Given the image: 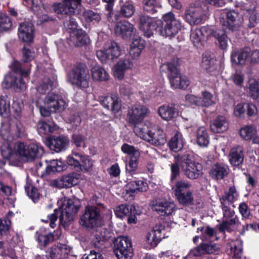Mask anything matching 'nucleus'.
Segmentation results:
<instances>
[{
  "label": "nucleus",
  "mask_w": 259,
  "mask_h": 259,
  "mask_svg": "<svg viewBox=\"0 0 259 259\" xmlns=\"http://www.w3.org/2000/svg\"><path fill=\"white\" fill-rule=\"evenodd\" d=\"M162 24L161 20H155L147 15H140L139 17V28L143 32L144 36L148 38L152 36L154 31H157L159 26Z\"/></svg>",
  "instance_id": "obj_15"
},
{
  "label": "nucleus",
  "mask_w": 259,
  "mask_h": 259,
  "mask_svg": "<svg viewBox=\"0 0 259 259\" xmlns=\"http://www.w3.org/2000/svg\"><path fill=\"white\" fill-rule=\"evenodd\" d=\"M211 36H213L218 40L219 47L220 49L223 50L227 49L229 38L226 34L223 32L213 31Z\"/></svg>",
  "instance_id": "obj_47"
},
{
  "label": "nucleus",
  "mask_w": 259,
  "mask_h": 259,
  "mask_svg": "<svg viewBox=\"0 0 259 259\" xmlns=\"http://www.w3.org/2000/svg\"><path fill=\"white\" fill-rule=\"evenodd\" d=\"M238 194L234 187H230L228 191L220 198L221 205H230L236 201L238 197Z\"/></svg>",
  "instance_id": "obj_41"
},
{
  "label": "nucleus",
  "mask_w": 259,
  "mask_h": 259,
  "mask_svg": "<svg viewBox=\"0 0 259 259\" xmlns=\"http://www.w3.org/2000/svg\"><path fill=\"white\" fill-rule=\"evenodd\" d=\"M177 63V60H174L163 64L162 66L165 67L167 70V76L171 86L174 89H185L189 86L190 82L186 77H183L180 75L176 67Z\"/></svg>",
  "instance_id": "obj_8"
},
{
  "label": "nucleus",
  "mask_w": 259,
  "mask_h": 259,
  "mask_svg": "<svg viewBox=\"0 0 259 259\" xmlns=\"http://www.w3.org/2000/svg\"><path fill=\"white\" fill-rule=\"evenodd\" d=\"M170 169L171 180L179 175L180 169L187 178L192 180L198 178L203 174L202 165L194 161L188 154L177 156L175 162L170 165Z\"/></svg>",
  "instance_id": "obj_1"
},
{
  "label": "nucleus",
  "mask_w": 259,
  "mask_h": 259,
  "mask_svg": "<svg viewBox=\"0 0 259 259\" xmlns=\"http://www.w3.org/2000/svg\"><path fill=\"white\" fill-rule=\"evenodd\" d=\"M65 168V165L61 161L53 159L50 161L46 170L48 174L51 172H60Z\"/></svg>",
  "instance_id": "obj_49"
},
{
  "label": "nucleus",
  "mask_w": 259,
  "mask_h": 259,
  "mask_svg": "<svg viewBox=\"0 0 259 259\" xmlns=\"http://www.w3.org/2000/svg\"><path fill=\"white\" fill-rule=\"evenodd\" d=\"M158 114L162 119L168 121L177 117L179 111L174 105H163L159 108Z\"/></svg>",
  "instance_id": "obj_30"
},
{
  "label": "nucleus",
  "mask_w": 259,
  "mask_h": 259,
  "mask_svg": "<svg viewBox=\"0 0 259 259\" xmlns=\"http://www.w3.org/2000/svg\"><path fill=\"white\" fill-rule=\"evenodd\" d=\"M80 175L78 174L73 172L63 176L60 179H55L52 182L53 186L58 188H70L77 185L79 182Z\"/></svg>",
  "instance_id": "obj_19"
},
{
  "label": "nucleus",
  "mask_w": 259,
  "mask_h": 259,
  "mask_svg": "<svg viewBox=\"0 0 259 259\" xmlns=\"http://www.w3.org/2000/svg\"><path fill=\"white\" fill-rule=\"evenodd\" d=\"M256 3L254 1L250 4H245L244 6V10L248 14L249 23L247 24L250 28L254 27L258 22V16L255 12Z\"/></svg>",
  "instance_id": "obj_31"
},
{
  "label": "nucleus",
  "mask_w": 259,
  "mask_h": 259,
  "mask_svg": "<svg viewBox=\"0 0 259 259\" xmlns=\"http://www.w3.org/2000/svg\"><path fill=\"white\" fill-rule=\"evenodd\" d=\"M68 139L64 136H52L47 138L46 144L51 150L59 152L64 149L68 145Z\"/></svg>",
  "instance_id": "obj_21"
},
{
  "label": "nucleus",
  "mask_w": 259,
  "mask_h": 259,
  "mask_svg": "<svg viewBox=\"0 0 259 259\" xmlns=\"http://www.w3.org/2000/svg\"><path fill=\"white\" fill-rule=\"evenodd\" d=\"M228 127V123L223 116H218L210 125L211 131L214 133H222Z\"/></svg>",
  "instance_id": "obj_38"
},
{
  "label": "nucleus",
  "mask_w": 259,
  "mask_h": 259,
  "mask_svg": "<svg viewBox=\"0 0 259 259\" xmlns=\"http://www.w3.org/2000/svg\"><path fill=\"white\" fill-rule=\"evenodd\" d=\"M93 166V161L90 159L89 157L81 154L79 170L88 171L92 169Z\"/></svg>",
  "instance_id": "obj_55"
},
{
  "label": "nucleus",
  "mask_w": 259,
  "mask_h": 259,
  "mask_svg": "<svg viewBox=\"0 0 259 259\" xmlns=\"http://www.w3.org/2000/svg\"><path fill=\"white\" fill-rule=\"evenodd\" d=\"M202 98L200 97V106L208 107L215 104L212 94L208 91L202 92Z\"/></svg>",
  "instance_id": "obj_54"
},
{
  "label": "nucleus",
  "mask_w": 259,
  "mask_h": 259,
  "mask_svg": "<svg viewBox=\"0 0 259 259\" xmlns=\"http://www.w3.org/2000/svg\"><path fill=\"white\" fill-rule=\"evenodd\" d=\"M69 81L76 87L84 89L89 85L90 75L88 70L80 66L73 68L68 75Z\"/></svg>",
  "instance_id": "obj_12"
},
{
  "label": "nucleus",
  "mask_w": 259,
  "mask_h": 259,
  "mask_svg": "<svg viewBox=\"0 0 259 259\" xmlns=\"http://www.w3.org/2000/svg\"><path fill=\"white\" fill-rule=\"evenodd\" d=\"M54 82L48 77H45L36 88L37 92L44 94L52 88Z\"/></svg>",
  "instance_id": "obj_56"
},
{
  "label": "nucleus",
  "mask_w": 259,
  "mask_h": 259,
  "mask_svg": "<svg viewBox=\"0 0 259 259\" xmlns=\"http://www.w3.org/2000/svg\"><path fill=\"white\" fill-rule=\"evenodd\" d=\"M79 5L73 0H62L61 3L54 4L53 8L57 14L72 16Z\"/></svg>",
  "instance_id": "obj_18"
},
{
  "label": "nucleus",
  "mask_w": 259,
  "mask_h": 259,
  "mask_svg": "<svg viewBox=\"0 0 259 259\" xmlns=\"http://www.w3.org/2000/svg\"><path fill=\"white\" fill-rule=\"evenodd\" d=\"M69 251L66 245L58 244L49 248L46 253H47L49 259H61L65 258Z\"/></svg>",
  "instance_id": "obj_28"
},
{
  "label": "nucleus",
  "mask_w": 259,
  "mask_h": 259,
  "mask_svg": "<svg viewBox=\"0 0 259 259\" xmlns=\"http://www.w3.org/2000/svg\"><path fill=\"white\" fill-rule=\"evenodd\" d=\"M92 78L95 81H106L109 79L110 75L106 70L99 65L94 66L91 69Z\"/></svg>",
  "instance_id": "obj_37"
},
{
  "label": "nucleus",
  "mask_w": 259,
  "mask_h": 259,
  "mask_svg": "<svg viewBox=\"0 0 259 259\" xmlns=\"http://www.w3.org/2000/svg\"><path fill=\"white\" fill-rule=\"evenodd\" d=\"M134 25L128 21L119 22L115 27V33L124 39L132 37L134 33Z\"/></svg>",
  "instance_id": "obj_23"
},
{
  "label": "nucleus",
  "mask_w": 259,
  "mask_h": 259,
  "mask_svg": "<svg viewBox=\"0 0 259 259\" xmlns=\"http://www.w3.org/2000/svg\"><path fill=\"white\" fill-rule=\"evenodd\" d=\"M10 111V99L7 96L0 97V115L7 116Z\"/></svg>",
  "instance_id": "obj_51"
},
{
  "label": "nucleus",
  "mask_w": 259,
  "mask_h": 259,
  "mask_svg": "<svg viewBox=\"0 0 259 259\" xmlns=\"http://www.w3.org/2000/svg\"><path fill=\"white\" fill-rule=\"evenodd\" d=\"M14 151L22 159L32 161L41 157L44 150L41 146L32 143L27 145L24 143L17 142L15 144Z\"/></svg>",
  "instance_id": "obj_6"
},
{
  "label": "nucleus",
  "mask_w": 259,
  "mask_h": 259,
  "mask_svg": "<svg viewBox=\"0 0 259 259\" xmlns=\"http://www.w3.org/2000/svg\"><path fill=\"white\" fill-rule=\"evenodd\" d=\"M103 106L114 113L118 112L121 108L120 100L116 96H107L102 101Z\"/></svg>",
  "instance_id": "obj_33"
},
{
  "label": "nucleus",
  "mask_w": 259,
  "mask_h": 259,
  "mask_svg": "<svg viewBox=\"0 0 259 259\" xmlns=\"http://www.w3.org/2000/svg\"><path fill=\"white\" fill-rule=\"evenodd\" d=\"M23 130V126L19 121L11 124L8 122H4L0 129V143L11 142L18 138Z\"/></svg>",
  "instance_id": "obj_11"
},
{
  "label": "nucleus",
  "mask_w": 259,
  "mask_h": 259,
  "mask_svg": "<svg viewBox=\"0 0 259 259\" xmlns=\"http://www.w3.org/2000/svg\"><path fill=\"white\" fill-rule=\"evenodd\" d=\"M18 36L25 42H30L33 37L34 28L33 24L29 22L20 23L18 28Z\"/></svg>",
  "instance_id": "obj_24"
},
{
  "label": "nucleus",
  "mask_w": 259,
  "mask_h": 259,
  "mask_svg": "<svg viewBox=\"0 0 259 259\" xmlns=\"http://www.w3.org/2000/svg\"><path fill=\"white\" fill-rule=\"evenodd\" d=\"M248 93L250 96L253 99L259 97V81L251 78L248 82Z\"/></svg>",
  "instance_id": "obj_50"
},
{
  "label": "nucleus",
  "mask_w": 259,
  "mask_h": 259,
  "mask_svg": "<svg viewBox=\"0 0 259 259\" xmlns=\"http://www.w3.org/2000/svg\"><path fill=\"white\" fill-rule=\"evenodd\" d=\"M135 209V207L132 205L122 204L116 207L115 213L117 217L122 218L124 216H129Z\"/></svg>",
  "instance_id": "obj_48"
},
{
  "label": "nucleus",
  "mask_w": 259,
  "mask_h": 259,
  "mask_svg": "<svg viewBox=\"0 0 259 259\" xmlns=\"http://www.w3.org/2000/svg\"><path fill=\"white\" fill-rule=\"evenodd\" d=\"M11 66L12 71L5 76L2 82L3 87L5 89L13 87L15 90H25L26 85L23 81L22 77L27 76L29 70H23L21 63L17 61H14Z\"/></svg>",
  "instance_id": "obj_3"
},
{
  "label": "nucleus",
  "mask_w": 259,
  "mask_h": 259,
  "mask_svg": "<svg viewBox=\"0 0 259 259\" xmlns=\"http://www.w3.org/2000/svg\"><path fill=\"white\" fill-rule=\"evenodd\" d=\"M242 242L240 240H236L232 243L231 250L233 252V256L235 258H238L241 257L242 251Z\"/></svg>",
  "instance_id": "obj_60"
},
{
  "label": "nucleus",
  "mask_w": 259,
  "mask_h": 259,
  "mask_svg": "<svg viewBox=\"0 0 259 259\" xmlns=\"http://www.w3.org/2000/svg\"><path fill=\"white\" fill-rule=\"evenodd\" d=\"M93 244L97 249L102 250L104 247V242L108 237L106 236L105 231L102 228H98L94 233Z\"/></svg>",
  "instance_id": "obj_39"
},
{
  "label": "nucleus",
  "mask_w": 259,
  "mask_h": 259,
  "mask_svg": "<svg viewBox=\"0 0 259 259\" xmlns=\"http://www.w3.org/2000/svg\"><path fill=\"white\" fill-rule=\"evenodd\" d=\"M218 249L216 244L209 243H202L198 246L192 249L190 255L193 256H201L204 254L213 253Z\"/></svg>",
  "instance_id": "obj_22"
},
{
  "label": "nucleus",
  "mask_w": 259,
  "mask_h": 259,
  "mask_svg": "<svg viewBox=\"0 0 259 259\" xmlns=\"http://www.w3.org/2000/svg\"><path fill=\"white\" fill-rule=\"evenodd\" d=\"M256 134V130L252 125H247L240 131V135L241 138L245 140H248L253 138Z\"/></svg>",
  "instance_id": "obj_52"
},
{
  "label": "nucleus",
  "mask_w": 259,
  "mask_h": 259,
  "mask_svg": "<svg viewBox=\"0 0 259 259\" xmlns=\"http://www.w3.org/2000/svg\"><path fill=\"white\" fill-rule=\"evenodd\" d=\"M228 168L223 164H216L210 171V175L213 179L215 180L222 179L227 175Z\"/></svg>",
  "instance_id": "obj_40"
},
{
  "label": "nucleus",
  "mask_w": 259,
  "mask_h": 259,
  "mask_svg": "<svg viewBox=\"0 0 259 259\" xmlns=\"http://www.w3.org/2000/svg\"><path fill=\"white\" fill-rule=\"evenodd\" d=\"M81 154L78 153L69 155L67 157V163L68 165L73 166L75 168L79 170L80 165V159Z\"/></svg>",
  "instance_id": "obj_59"
},
{
  "label": "nucleus",
  "mask_w": 259,
  "mask_h": 259,
  "mask_svg": "<svg viewBox=\"0 0 259 259\" xmlns=\"http://www.w3.org/2000/svg\"><path fill=\"white\" fill-rule=\"evenodd\" d=\"M175 196L180 204L185 205L193 204L194 198L192 192L190 190L175 195Z\"/></svg>",
  "instance_id": "obj_44"
},
{
  "label": "nucleus",
  "mask_w": 259,
  "mask_h": 259,
  "mask_svg": "<svg viewBox=\"0 0 259 259\" xmlns=\"http://www.w3.org/2000/svg\"><path fill=\"white\" fill-rule=\"evenodd\" d=\"M100 222L99 209L96 206H88L80 217V224L88 229L96 227Z\"/></svg>",
  "instance_id": "obj_16"
},
{
  "label": "nucleus",
  "mask_w": 259,
  "mask_h": 259,
  "mask_svg": "<svg viewBox=\"0 0 259 259\" xmlns=\"http://www.w3.org/2000/svg\"><path fill=\"white\" fill-rule=\"evenodd\" d=\"M12 26L10 18L5 14L0 15V32L9 30Z\"/></svg>",
  "instance_id": "obj_57"
},
{
  "label": "nucleus",
  "mask_w": 259,
  "mask_h": 259,
  "mask_svg": "<svg viewBox=\"0 0 259 259\" xmlns=\"http://www.w3.org/2000/svg\"><path fill=\"white\" fill-rule=\"evenodd\" d=\"M54 236L52 233L48 234H38L37 240L39 243L44 246L47 245L50 241L53 240Z\"/></svg>",
  "instance_id": "obj_64"
},
{
  "label": "nucleus",
  "mask_w": 259,
  "mask_h": 259,
  "mask_svg": "<svg viewBox=\"0 0 259 259\" xmlns=\"http://www.w3.org/2000/svg\"><path fill=\"white\" fill-rule=\"evenodd\" d=\"M250 53V49L244 48L231 53V59L233 63L237 65L245 64Z\"/></svg>",
  "instance_id": "obj_32"
},
{
  "label": "nucleus",
  "mask_w": 259,
  "mask_h": 259,
  "mask_svg": "<svg viewBox=\"0 0 259 259\" xmlns=\"http://www.w3.org/2000/svg\"><path fill=\"white\" fill-rule=\"evenodd\" d=\"M151 206L153 210L162 216L171 214L175 207L174 203L161 199L153 201Z\"/></svg>",
  "instance_id": "obj_20"
},
{
  "label": "nucleus",
  "mask_w": 259,
  "mask_h": 259,
  "mask_svg": "<svg viewBox=\"0 0 259 259\" xmlns=\"http://www.w3.org/2000/svg\"><path fill=\"white\" fill-rule=\"evenodd\" d=\"M149 112V110L146 106L140 103H135L128 107L126 115L127 120L130 124L134 125V129L136 126H146L140 123Z\"/></svg>",
  "instance_id": "obj_9"
},
{
  "label": "nucleus",
  "mask_w": 259,
  "mask_h": 259,
  "mask_svg": "<svg viewBox=\"0 0 259 259\" xmlns=\"http://www.w3.org/2000/svg\"><path fill=\"white\" fill-rule=\"evenodd\" d=\"M71 40L74 42L77 46H81L90 43V40L84 31L76 30L70 32Z\"/></svg>",
  "instance_id": "obj_36"
},
{
  "label": "nucleus",
  "mask_w": 259,
  "mask_h": 259,
  "mask_svg": "<svg viewBox=\"0 0 259 259\" xmlns=\"http://www.w3.org/2000/svg\"><path fill=\"white\" fill-rule=\"evenodd\" d=\"M36 106L40 114L47 117L51 112H61L65 110L67 103L61 96L52 93L48 94L43 99L37 101Z\"/></svg>",
  "instance_id": "obj_4"
},
{
  "label": "nucleus",
  "mask_w": 259,
  "mask_h": 259,
  "mask_svg": "<svg viewBox=\"0 0 259 259\" xmlns=\"http://www.w3.org/2000/svg\"><path fill=\"white\" fill-rule=\"evenodd\" d=\"M140 153H136L135 156H131L128 163L126 165V171L130 176H133L136 174L138 166Z\"/></svg>",
  "instance_id": "obj_42"
},
{
  "label": "nucleus",
  "mask_w": 259,
  "mask_h": 259,
  "mask_svg": "<svg viewBox=\"0 0 259 259\" xmlns=\"http://www.w3.org/2000/svg\"><path fill=\"white\" fill-rule=\"evenodd\" d=\"M37 128L40 135H46L52 132V128L47 122L44 121H39L37 123Z\"/></svg>",
  "instance_id": "obj_63"
},
{
  "label": "nucleus",
  "mask_w": 259,
  "mask_h": 259,
  "mask_svg": "<svg viewBox=\"0 0 259 259\" xmlns=\"http://www.w3.org/2000/svg\"><path fill=\"white\" fill-rule=\"evenodd\" d=\"M164 21V26L162 24L159 26L157 32L165 37L171 38L176 35L181 28V22L176 20L172 13L165 14L163 17Z\"/></svg>",
  "instance_id": "obj_10"
},
{
  "label": "nucleus",
  "mask_w": 259,
  "mask_h": 259,
  "mask_svg": "<svg viewBox=\"0 0 259 259\" xmlns=\"http://www.w3.org/2000/svg\"><path fill=\"white\" fill-rule=\"evenodd\" d=\"M136 12V7L132 0H119V15L126 18H131Z\"/></svg>",
  "instance_id": "obj_25"
},
{
  "label": "nucleus",
  "mask_w": 259,
  "mask_h": 259,
  "mask_svg": "<svg viewBox=\"0 0 259 259\" xmlns=\"http://www.w3.org/2000/svg\"><path fill=\"white\" fill-rule=\"evenodd\" d=\"M191 187V184L187 180L181 179L177 181L174 186L172 190L175 195L190 190Z\"/></svg>",
  "instance_id": "obj_45"
},
{
  "label": "nucleus",
  "mask_w": 259,
  "mask_h": 259,
  "mask_svg": "<svg viewBox=\"0 0 259 259\" xmlns=\"http://www.w3.org/2000/svg\"><path fill=\"white\" fill-rule=\"evenodd\" d=\"M0 144H2L1 149L2 156L5 159H9L13 153L12 149L10 147V142H4L3 143H0Z\"/></svg>",
  "instance_id": "obj_61"
},
{
  "label": "nucleus",
  "mask_w": 259,
  "mask_h": 259,
  "mask_svg": "<svg viewBox=\"0 0 259 259\" xmlns=\"http://www.w3.org/2000/svg\"><path fill=\"white\" fill-rule=\"evenodd\" d=\"M143 7L144 10L147 12L154 13L156 9L161 7L157 0H143Z\"/></svg>",
  "instance_id": "obj_53"
},
{
  "label": "nucleus",
  "mask_w": 259,
  "mask_h": 259,
  "mask_svg": "<svg viewBox=\"0 0 259 259\" xmlns=\"http://www.w3.org/2000/svg\"><path fill=\"white\" fill-rule=\"evenodd\" d=\"M213 30L207 26H203L192 30L190 39L194 45L197 48L201 47L203 43L211 36Z\"/></svg>",
  "instance_id": "obj_17"
},
{
  "label": "nucleus",
  "mask_w": 259,
  "mask_h": 259,
  "mask_svg": "<svg viewBox=\"0 0 259 259\" xmlns=\"http://www.w3.org/2000/svg\"><path fill=\"white\" fill-rule=\"evenodd\" d=\"M216 59L212 53L205 52L202 57L201 66L208 73H211L216 68Z\"/></svg>",
  "instance_id": "obj_29"
},
{
  "label": "nucleus",
  "mask_w": 259,
  "mask_h": 259,
  "mask_svg": "<svg viewBox=\"0 0 259 259\" xmlns=\"http://www.w3.org/2000/svg\"><path fill=\"white\" fill-rule=\"evenodd\" d=\"M133 66V63L130 59L119 60L113 68L114 76L119 79H123L126 70L132 69Z\"/></svg>",
  "instance_id": "obj_27"
},
{
  "label": "nucleus",
  "mask_w": 259,
  "mask_h": 259,
  "mask_svg": "<svg viewBox=\"0 0 259 259\" xmlns=\"http://www.w3.org/2000/svg\"><path fill=\"white\" fill-rule=\"evenodd\" d=\"M221 25L232 31H236L242 25L243 19L234 11H223L220 17Z\"/></svg>",
  "instance_id": "obj_13"
},
{
  "label": "nucleus",
  "mask_w": 259,
  "mask_h": 259,
  "mask_svg": "<svg viewBox=\"0 0 259 259\" xmlns=\"http://www.w3.org/2000/svg\"><path fill=\"white\" fill-rule=\"evenodd\" d=\"M185 141L182 134L180 132H176L168 142V146L170 150L177 152L181 150L184 145Z\"/></svg>",
  "instance_id": "obj_34"
},
{
  "label": "nucleus",
  "mask_w": 259,
  "mask_h": 259,
  "mask_svg": "<svg viewBox=\"0 0 259 259\" xmlns=\"http://www.w3.org/2000/svg\"><path fill=\"white\" fill-rule=\"evenodd\" d=\"M244 158V151L243 147L237 146L232 148L229 154V161L234 166L242 164Z\"/></svg>",
  "instance_id": "obj_26"
},
{
  "label": "nucleus",
  "mask_w": 259,
  "mask_h": 259,
  "mask_svg": "<svg viewBox=\"0 0 259 259\" xmlns=\"http://www.w3.org/2000/svg\"><path fill=\"white\" fill-rule=\"evenodd\" d=\"M197 142L202 147H206L209 144V135L204 127H200L197 130Z\"/></svg>",
  "instance_id": "obj_46"
},
{
  "label": "nucleus",
  "mask_w": 259,
  "mask_h": 259,
  "mask_svg": "<svg viewBox=\"0 0 259 259\" xmlns=\"http://www.w3.org/2000/svg\"><path fill=\"white\" fill-rule=\"evenodd\" d=\"M208 8L205 4L191 6L185 11V19L190 25H197L203 23L208 17Z\"/></svg>",
  "instance_id": "obj_7"
},
{
  "label": "nucleus",
  "mask_w": 259,
  "mask_h": 259,
  "mask_svg": "<svg viewBox=\"0 0 259 259\" xmlns=\"http://www.w3.org/2000/svg\"><path fill=\"white\" fill-rule=\"evenodd\" d=\"M105 50L108 54L110 59L117 58L120 55V49L118 45L112 41L108 42L105 46Z\"/></svg>",
  "instance_id": "obj_43"
},
{
  "label": "nucleus",
  "mask_w": 259,
  "mask_h": 259,
  "mask_svg": "<svg viewBox=\"0 0 259 259\" xmlns=\"http://www.w3.org/2000/svg\"><path fill=\"white\" fill-rule=\"evenodd\" d=\"M114 252L118 259H132L133 251L131 240L127 237H118L115 242Z\"/></svg>",
  "instance_id": "obj_14"
},
{
  "label": "nucleus",
  "mask_w": 259,
  "mask_h": 259,
  "mask_svg": "<svg viewBox=\"0 0 259 259\" xmlns=\"http://www.w3.org/2000/svg\"><path fill=\"white\" fill-rule=\"evenodd\" d=\"M134 132L138 137L153 145H162L166 141L163 131L158 128H150L146 125L136 126L134 129Z\"/></svg>",
  "instance_id": "obj_5"
},
{
  "label": "nucleus",
  "mask_w": 259,
  "mask_h": 259,
  "mask_svg": "<svg viewBox=\"0 0 259 259\" xmlns=\"http://www.w3.org/2000/svg\"><path fill=\"white\" fill-rule=\"evenodd\" d=\"M240 226V223L238 218L235 216L230 219L223 220L219 226V230L221 232H224L225 231L231 232L237 229Z\"/></svg>",
  "instance_id": "obj_35"
},
{
  "label": "nucleus",
  "mask_w": 259,
  "mask_h": 259,
  "mask_svg": "<svg viewBox=\"0 0 259 259\" xmlns=\"http://www.w3.org/2000/svg\"><path fill=\"white\" fill-rule=\"evenodd\" d=\"M83 15L88 22H99L101 19V14L92 10L85 11Z\"/></svg>",
  "instance_id": "obj_58"
},
{
  "label": "nucleus",
  "mask_w": 259,
  "mask_h": 259,
  "mask_svg": "<svg viewBox=\"0 0 259 259\" xmlns=\"http://www.w3.org/2000/svg\"><path fill=\"white\" fill-rule=\"evenodd\" d=\"M35 52L30 48L24 47L22 50V58L24 62H30L34 59Z\"/></svg>",
  "instance_id": "obj_62"
},
{
  "label": "nucleus",
  "mask_w": 259,
  "mask_h": 259,
  "mask_svg": "<svg viewBox=\"0 0 259 259\" xmlns=\"http://www.w3.org/2000/svg\"><path fill=\"white\" fill-rule=\"evenodd\" d=\"M59 203H60L59 210L55 209L54 213L49 215L48 220L46 221L47 222H49L50 226L53 228L56 226L55 223L57 220L59 211H60L59 217L60 224L64 227H66L73 221L74 217L79 209V206L71 199L64 198Z\"/></svg>",
  "instance_id": "obj_2"
}]
</instances>
